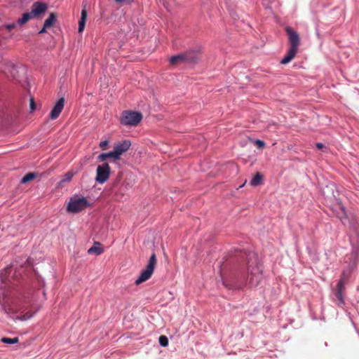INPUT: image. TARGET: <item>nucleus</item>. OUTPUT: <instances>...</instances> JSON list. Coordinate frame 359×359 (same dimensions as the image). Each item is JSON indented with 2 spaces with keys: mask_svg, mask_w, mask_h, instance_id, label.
Listing matches in <instances>:
<instances>
[{
  "mask_svg": "<svg viewBox=\"0 0 359 359\" xmlns=\"http://www.w3.org/2000/svg\"><path fill=\"white\" fill-rule=\"evenodd\" d=\"M248 262L247 272L245 273L242 280L238 284V287L248 286L249 287H256L262 279V270L257 260V255L250 252L246 255Z\"/></svg>",
  "mask_w": 359,
  "mask_h": 359,
  "instance_id": "f257e3e1",
  "label": "nucleus"
},
{
  "mask_svg": "<svg viewBox=\"0 0 359 359\" xmlns=\"http://www.w3.org/2000/svg\"><path fill=\"white\" fill-rule=\"evenodd\" d=\"M285 32L288 36L290 48L285 56L280 61V64L282 65H286L294 58L300 45V37L296 31L290 27H287Z\"/></svg>",
  "mask_w": 359,
  "mask_h": 359,
  "instance_id": "f03ea898",
  "label": "nucleus"
},
{
  "mask_svg": "<svg viewBox=\"0 0 359 359\" xmlns=\"http://www.w3.org/2000/svg\"><path fill=\"white\" fill-rule=\"evenodd\" d=\"M142 119V114L139 111L126 110L121 114L120 122L123 126H137Z\"/></svg>",
  "mask_w": 359,
  "mask_h": 359,
  "instance_id": "7ed1b4c3",
  "label": "nucleus"
},
{
  "mask_svg": "<svg viewBox=\"0 0 359 359\" xmlns=\"http://www.w3.org/2000/svg\"><path fill=\"white\" fill-rule=\"evenodd\" d=\"M131 146L129 140H123L114 144L113 150L108 153L100 154L97 157H119L127 151Z\"/></svg>",
  "mask_w": 359,
  "mask_h": 359,
  "instance_id": "20e7f679",
  "label": "nucleus"
},
{
  "mask_svg": "<svg viewBox=\"0 0 359 359\" xmlns=\"http://www.w3.org/2000/svg\"><path fill=\"white\" fill-rule=\"evenodd\" d=\"M89 205L90 203L86 198L74 195L70 198L67 210L69 212L77 213L85 210Z\"/></svg>",
  "mask_w": 359,
  "mask_h": 359,
  "instance_id": "39448f33",
  "label": "nucleus"
},
{
  "mask_svg": "<svg viewBox=\"0 0 359 359\" xmlns=\"http://www.w3.org/2000/svg\"><path fill=\"white\" fill-rule=\"evenodd\" d=\"M156 264V255L154 253H153L149 258V262H148L147 265L146 266V268L142 271L140 276L135 280V284L140 285V284L142 283L143 282L149 279L154 272V267H155Z\"/></svg>",
  "mask_w": 359,
  "mask_h": 359,
  "instance_id": "423d86ee",
  "label": "nucleus"
},
{
  "mask_svg": "<svg viewBox=\"0 0 359 359\" xmlns=\"http://www.w3.org/2000/svg\"><path fill=\"white\" fill-rule=\"evenodd\" d=\"M96 172V182L100 184L105 182L108 180L111 172L108 163H104L102 165H99L97 168Z\"/></svg>",
  "mask_w": 359,
  "mask_h": 359,
  "instance_id": "0eeeda50",
  "label": "nucleus"
},
{
  "mask_svg": "<svg viewBox=\"0 0 359 359\" xmlns=\"http://www.w3.org/2000/svg\"><path fill=\"white\" fill-rule=\"evenodd\" d=\"M346 282V278H345L344 273H343V277H341L337 285V291L335 292L338 306H341L344 304L343 292L345 288Z\"/></svg>",
  "mask_w": 359,
  "mask_h": 359,
  "instance_id": "6e6552de",
  "label": "nucleus"
},
{
  "mask_svg": "<svg viewBox=\"0 0 359 359\" xmlns=\"http://www.w3.org/2000/svg\"><path fill=\"white\" fill-rule=\"evenodd\" d=\"M201 52V48H197L196 49H190L184 52L187 63L196 64L200 60Z\"/></svg>",
  "mask_w": 359,
  "mask_h": 359,
  "instance_id": "1a4fd4ad",
  "label": "nucleus"
},
{
  "mask_svg": "<svg viewBox=\"0 0 359 359\" xmlns=\"http://www.w3.org/2000/svg\"><path fill=\"white\" fill-rule=\"evenodd\" d=\"M47 8L48 6L46 4L40 1H36L32 4L30 12L33 18H36L39 17L41 14L45 13Z\"/></svg>",
  "mask_w": 359,
  "mask_h": 359,
  "instance_id": "9d476101",
  "label": "nucleus"
},
{
  "mask_svg": "<svg viewBox=\"0 0 359 359\" xmlns=\"http://www.w3.org/2000/svg\"><path fill=\"white\" fill-rule=\"evenodd\" d=\"M65 106V98L60 97L54 105L50 113V118L55 120L58 118Z\"/></svg>",
  "mask_w": 359,
  "mask_h": 359,
  "instance_id": "9b49d317",
  "label": "nucleus"
},
{
  "mask_svg": "<svg viewBox=\"0 0 359 359\" xmlns=\"http://www.w3.org/2000/svg\"><path fill=\"white\" fill-rule=\"evenodd\" d=\"M170 63L172 65H177L182 63H187L184 53L177 55L172 56L170 58Z\"/></svg>",
  "mask_w": 359,
  "mask_h": 359,
  "instance_id": "f8f14e48",
  "label": "nucleus"
},
{
  "mask_svg": "<svg viewBox=\"0 0 359 359\" xmlns=\"http://www.w3.org/2000/svg\"><path fill=\"white\" fill-rule=\"evenodd\" d=\"M87 19V11L83 8L81 11V16L79 22V32H82L84 29L86 22Z\"/></svg>",
  "mask_w": 359,
  "mask_h": 359,
  "instance_id": "ddd939ff",
  "label": "nucleus"
},
{
  "mask_svg": "<svg viewBox=\"0 0 359 359\" xmlns=\"http://www.w3.org/2000/svg\"><path fill=\"white\" fill-rule=\"evenodd\" d=\"M100 245V243L95 242V245L88 249V252L89 254H94L96 255L102 254L103 252V250Z\"/></svg>",
  "mask_w": 359,
  "mask_h": 359,
  "instance_id": "4468645a",
  "label": "nucleus"
},
{
  "mask_svg": "<svg viewBox=\"0 0 359 359\" xmlns=\"http://www.w3.org/2000/svg\"><path fill=\"white\" fill-rule=\"evenodd\" d=\"M56 20V15L54 13H51L49 17L44 22L45 28H49L53 25Z\"/></svg>",
  "mask_w": 359,
  "mask_h": 359,
  "instance_id": "2eb2a0df",
  "label": "nucleus"
},
{
  "mask_svg": "<svg viewBox=\"0 0 359 359\" xmlns=\"http://www.w3.org/2000/svg\"><path fill=\"white\" fill-rule=\"evenodd\" d=\"M76 174V172L69 171L67 172L58 183V186L61 187L62 183L70 182L73 177V176Z\"/></svg>",
  "mask_w": 359,
  "mask_h": 359,
  "instance_id": "dca6fc26",
  "label": "nucleus"
},
{
  "mask_svg": "<svg viewBox=\"0 0 359 359\" xmlns=\"http://www.w3.org/2000/svg\"><path fill=\"white\" fill-rule=\"evenodd\" d=\"M34 18L31 12L25 13L22 14V18L18 20V23L20 25H22L27 23L30 19Z\"/></svg>",
  "mask_w": 359,
  "mask_h": 359,
  "instance_id": "f3484780",
  "label": "nucleus"
},
{
  "mask_svg": "<svg viewBox=\"0 0 359 359\" xmlns=\"http://www.w3.org/2000/svg\"><path fill=\"white\" fill-rule=\"evenodd\" d=\"M262 181V175L257 172L250 180V184L252 187H257L261 184Z\"/></svg>",
  "mask_w": 359,
  "mask_h": 359,
  "instance_id": "a211bd4d",
  "label": "nucleus"
},
{
  "mask_svg": "<svg viewBox=\"0 0 359 359\" xmlns=\"http://www.w3.org/2000/svg\"><path fill=\"white\" fill-rule=\"evenodd\" d=\"M36 177V175L33 172H29L26 174L22 179H21V183L25 184L30 180L34 179Z\"/></svg>",
  "mask_w": 359,
  "mask_h": 359,
  "instance_id": "6ab92c4d",
  "label": "nucleus"
},
{
  "mask_svg": "<svg viewBox=\"0 0 359 359\" xmlns=\"http://www.w3.org/2000/svg\"><path fill=\"white\" fill-rule=\"evenodd\" d=\"M2 343L4 344H14L18 342L19 339L18 337H14V338H8V337H3L1 339Z\"/></svg>",
  "mask_w": 359,
  "mask_h": 359,
  "instance_id": "aec40b11",
  "label": "nucleus"
},
{
  "mask_svg": "<svg viewBox=\"0 0 359 359\" xmlns=\"http://www.w3.org/2000/svg\"><path fill=\"white\" fill-rule=\"evenodd\" d=\"M158 342L160 345L163 347H166L168 345V339L167 337L164 335H161L159 337Z\"/></svg>",
  "mask_w": 359,
  "mask_h": 359,
  "instance_id": "412c9836",
  "label": "nucleus"
},
{
  "mask_svg": "<svg viewBox=\"0 0 359 359\" xmlns=\"http://www.w3.org/2000/svg\"><path fill=\"white\" fill-rule=\"evenodd\" d=\"M337 215L344 222V219L346 218V212L344 208L340 207V211Z\"/></svg>",
  "mask_w": 359,
  "mask_h": 359,
  "instance_id": "4be33fe9",
  "label": "nucleus"
},
{
  "mask_svg": "<svg viewBox=\"0 0 359 359\" xmlns=\"http://www.w3.org/2000/svg\"><path fill=\"white\" fill-rule=\"evenodd\" d=\"M252 142L258 149H263L265 146V142L260 140H255Z\"/></svg>",
  "mask_w": 359,
  "mask_h": 359,
  "instance_id": "5701e85b",
  "label": "nucleus"
},
{
  "mask_svg": "<svg viewBox=\"0 0 359 359\" xmlns=\"http://www.w3.org/2000/svg\"><path fill=\"white\" fill-rule=\"evenodd\" d=\"M33 315H34V313H32V314L25 313L22 316H18L17 318L18 320L24 321V320H27L31 318L33 316Z\"/></svg>",
  "mask_w": 359,
  "mask_h": 359,
  "instance_id": "b1692460",
  "label": "nucleus"
},
{
  "mask_svg": "<svg viewBox=\"0 0 359 359\" xmlns=\"http://www.w3.org/2000/svg\"><path fill=\"white\" fill-rule=\"evenodd\" d=\"M109 143V140H104V141L100 142V149L103 151L107 149Z\"/></svg>",
  "mask_w": 359,
  "mask_h": 359,
  "instance_id": "393cba45",
  "label": "nucleus"
},
{
  "mask_svg": "<svg viewBox=\"0 0 359 359\" xmlns=\"http://www.w3.org/2000/svg\"><path fill=\"white\" fill-rule=\"evenodd\" d=\"M6 116V112L4 108H0V121H3L5 119Z\"/></svg>",
  "mask_w": 359,
  "mask_h": 359,
  "instance_id": "a878e982",
  "label": "nucleus"
},
{
  "mask_svg": "<svg viewBox=\"0 0 359 359\" xmlns=\"http://www.w3.org/2000/svg\"><path fill=\"white\" fill-rule=\"evenodd\" d=\"M15 27H16V25L15 23H11V24H8V25H5L6 29H8V31L12 30Z\"/></svg>",
  "mask_w": 359,
  "mask_h": 359,
  "instance_id": "bb28decb",
  "label": "nucleus"
},
{
  "mask_svg": "<svg viewBox=\"0 0 359 359\" xmlns=\"http://www.w3.org/2000/svg\"><path fill=\"white\" fill-rule=\"evenodd\" d=\"M30 109L32 111H34L36 109V105L33 97L30 98Z\"/></svg>",
  "mask_w": 359,
  "mask_h": 359,
  "instance_id": "cd10ccee",
  "label": "nucleus"
},
{
  "mask_svg": "<svg viewBox=\"0 0 359 359\" xmlns=\"http://www.w3.org/2000/svg\"><path fill=\"white\" fill-rule=\"evenodd\" d=\"M316 147L318 149H322L323 148H325V145L322 143H317L316 144Z\"/></svg>",
  "mask_w": 359,
  "mask_h": 359,
  "instance_id": "c85d7f7f",
  "label": "nucleus"
},
{
  "mask_svg": "<svg viewBox=\"0 0 359 359\" xmlns=\"http://www.w3.org/2000/svg\"><path fill=\"white\" fill-rule=\"evenodd\" d=\"M47 28H45V27L43 26V27L42 28V29L39 32V34H43V33H45L46 31Z\"/></svg>",
  "mask_w": 359,
  "mask_h": 359,
  "instance_id": "c756f323",
  "label": "nucleus"
}]
</instances>
